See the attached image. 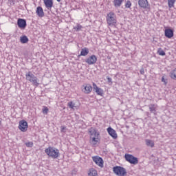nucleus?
<instances>
[{
	"instance_id": "obj_29",
	"label": "nucleus",
	"mask_w": 176,
	"mask_h": 176,
	"mask_svg": "<svg viewBox=\"0 0 176 176\" xmlns=\"http://www.w3.org/2000/svg\"><path fill=\"white\" fill-rule=\"evenodd\" d=\"M25 146L28 148H32V146H34V142H27V143H25Z\"/></svg>"
},
{
	"instance_id": "obj_33",
	"label": "nucleus",
	"mask_w": 176,
	"mask_h": 176,
	"mask_svg": "<svg viewBox=\"0 0 176 176\" xmlns=\"http://www.w3.org/2000/svg\"><path fill=\"white\" fill-rule=\"evenodd\" d=\"M74 28H75V30H76L77 31H79V30H82V25H77Z\"/></svg>"
},
{
	"instance_id": "obj_13",
	"label": "nucleus",
	"mask_w": 176,
	"mask_h": 176,
	"mask_svg": "<svg viewBox=\"0 0 176 176\" xmlns=\"http://www.w3.org/2000/svg\"><path fill=\"white\" fill-rule=\"evenodd\" d=\"M107 132L109 133V135H111V137H112V138L114 140L118 138V134H116V131L111 127H109L107 129Z\"/></svg>"
},
{
	"instance_id": "obj_30",
	"label": "nucleus",
	"mask_w": 176,
	"mask_h": 176,
	"mask_svg": "<svg viewBox=\"0 0 176 176\" xmlns=\"http://www.w3.org/2000/svg\"><path fill=\"white\" fill-rule=\"evenodd\" d=\"M96 93L98 94V96H102V90L101 88H98L96 91Z\"/></svg>"
},
{
	"instance_id": "obj_11",
	"label": "nucleus",
	"mask_w": 176,
	"mask_h": 176,
	"mask_svg": "<svg viewBox=\"0 0 176 176\" xmlns=\"http://www.w3.org/2000/svg\"><path fill=\"white\" fill-rule=\"evenodd\" d=\"M88 133L90 135L89 138L98 137L100 135V133L97 132V129L94 127H91L90 129H89Z\"/></svg>"
},
{
	"instance_id": "obj_1",
	"label": "nucleus",
	"mask_w": 176,
	"mask_h": 176,
	"mask_svg": "<svg viewBox=\"0 0 176 176\" xmlns=\"http://www.w3.org/2000/svg\"><path fill=\"white\" fill-rule=\"evenodd\" d=\"M45 153L47 155V156H50V157H52V159H57L58 156H60V151L58 149H56L53 147H49L45 150Z\"/></svg>"
},
{
	"instance_id": "obj_21",
	"label": "nucleus",
	"mask_w": 176,
	"mask_h": 176,
	"mask_svg": "<svg viewBox=\"0 0 176 176\" xmlns=\"http://www.w3.org/2000/svg\"><path fill=\"white\" fill-rule=\"evenodd\" d=\"M124 0H114L113 4L116 8H120L122 6V3H123V1Z\"/></svg>"
},
{
	"instance_id": "obj_35",
	"label": "nucleus",
	"mask_w": 176,
	"mask_h": 176,
	"mask_svg": "<svg viewBox=\"0 0 176 176\" xmlns=\"http://www.w3.org/2000/svg\"><path fill=\"white\" fill-rule=\"evenodd\" d=\"M162 82H164V83H165V85H167V80H166V79H164V77L162 78Z\"/></svg>"
},
{
	"instance_id": "obj_19",
	"label": "nucleus",
	"mask_w": 176,
	"mask_h": 176,
	"mask_svg": "<svg viewBox=\"0 0 176 176\" xmlns=\"http://www.w3.org/2000/svg\"><path fill=\"white\" fill-rule=\"evenodd\" d=\"M146 145L147 146H150V148H153L155 146V142L153 140H151L149 139L145 140Z\"/></svg>"
},
{
	"instance_id": "obj_38",
	"label": "nucleus",
	"mask_w": 176,
	"mask_h": 176,
	"mask_svg": "<svg viewBox=\"0 0 176 176\" xmlns=\"http://www.w3.org/2000/svg\"><path fill=\"white\" fill-rule=\"evenodd\" d=\"M2 124V119L0 118V126Z\"/></svg>"
},
{
	"instance_id": "obj_2",
	"label": "nucleus",
	"mask_w": 176,
	"mask_h": 176,
	"mask_svg": "<svg viewBox=\"0 0 176 176\" xmlns=\"http://www.w3.org/2000/svg\"><path fill=\"white\" fill-rule=\"evenodd\" d=\"M26 80H28L32 83L34 86H39V80H38V78L35 76V75H34V74H32L31 72H28L26 74Z\"/></svg>"
},
{
	"instance_id": "obj_12",
	"label": "nucleus",
	"mask_w": 176,
	"mask_h": 176,
	"mask_svg": "<svg viewBox=\"0 0 176 176\" xmlns=\"http://www.w3.org/2000/svg\"><path fill=\"white\" fill-rule=\"evenodd\" d=\"M164 34L166 38H168V39H171V38L174 36V30L170 28L166 29Z\"/></svg>"
},
{
	"instance_id": "obj_14",
	"label": "nucleus",
	"mask_w": 176,
	"mask_h": 176,
	"mask_svg": "<svg viewBox=\"0 0 176 176\" xmlns=\"http://www.w3.org/2000/svg\"><path fill=\"white\" fill-rule=\"evenodd\" d=\"M91 90H93V87H91V85H90L89 84H87L84 87V89H82V91L85 94H90V93H91Z\"/></svg>"
},
{
	"instance_id": "obj_31",
	"label": "nucleus",
	"mask_w": 176,
	"mask_h": 176,
	"mask_svg": "<svg viewBox=\"0 0 176 176\" xmlns=\"http://www.w3.org/2000/svg\"><path fill=\"white\" fill-rule=\"evenodd\" d=\"M60 131L61 133H67V126H60Z\"/></svg>"
},
{
	"instance_id": "obj_16",
	"label": "nucleus",
	"mask_w": 176,
	"mask_h": 176,
	"mask_svg": "<svg viewBox=\"0 0 176 176\" xmlns=\"http://www.w3.org/2000/svg\"><path fill=\"white\" fill-rule=\"evenodd\" d=\"M149 111L151 113H154L156 115V111L157 109V104H148Z\"/></svg>"
},
{
	"instance_id": "obj_4",
	"label": "nucleus",
	"mask_w": 176,
	"mask_h": 176,
	"mask_svg": "<svg viewBox=\"0 0 176 176\" xmlns=\"http://www.w3.org/2000/svg\"><path fill=\"white\" fill-rule=\"evenodd\" d=\"M107 20L109 25H115L116 24V15L113 12H110L107 14Z\"/></svg>"
},
{
	"instance_id": "obj_20",
	"label": "nucleus",
	"mask_w": 176,
	"mask_h": 176,
	"mask_svg": "<svg viewBox=\"0 0 176 176\" xmlns=\"http://www.w3.org/2000/svg\"><path fill=\"white\" fill-rule=\"evenodd\" d=\"M89 50L87 47H84L82 49H81V52H80V54L79 55V56H87V54H89Z\"/></svg>"
},
{
	"instance_id": "obj_32",
	"label": "nucleus",
	"mask_w": 176,
	"mask_h": 176,
	"mask_svg": "<svg viewBox=\"0 0 176 176\" xmlns=\"http://www.w3.org/2000/svg\"><path fill=\"white\" fill-rule=\"evenodd\" d=\"M125 7L128 8H131V1H127L126 4H125Z\"/></svg>"
},
{
	"instance_id": "obj_34",
	"label": "nucleus",
	"mask_w": 176,
	"mask_h": 176,
	"mask_svg": "<svg viewBox=\"0 0 176 176\" xmlns=\"http://www.w3.org/2000/svg\"><path fill=\"white\" fill-rule=\"evenodd\" d=\"M93 86H94V90H97L98 89V87H97V85H96V83L93 82Z\"/></svg>"
},
{
	"instance_id": "obj_9",
	"label": "nucleus",
	"mask_w": 176,
	"mask_h": 176,
	"mask_svg": "<svg viewBox=\"0 0 176 176\" xmlns=\"http://www.w3.org/2000/svg\"><path fill=\"white\" fill-rule=\"evenodd\" d=\"M19 130H21L22 131H27L28 129V123L25 120H21L19 122Z\"/></svg>"
},
{
	"instance_id": "obj_28",
	"label": "nucleus",
	"mask_w": 176,
	"mask_h": 176,
	"mask_svg": "<svg viewBox=\"0 0 176 176\" xmlns=\"http://www.w3.org/2000/svg\"><path fill=\"white\" fill-rule=\"evenodd\" d=\"M48 113H49V108H47V107H43V113H44L45 115H47Z\"/></svg>"
},
{
	"instance_id": "obj_27",
	"label": "nucleus",
	"mask_w": 176,
	"mask_h": 176,
	"mask_svg": "<svg viewBox=\"0 0 176 176\" xmlns=\"http://www.w3.org/2000/svg\"><path fill=\"white\" fill-rule=\"evenodd\" d=\"M67 105H68V107L72 108V109H74V108H75V103H74L73 102H68Z\"/></svg>"
},
{
	"instance_id": "obj_24",
	"label": "nucleus",
	"mask_w": 176,
	"mask_h": 176,
	"mask_svg": "<svg viewBox=\"0 0 176 176\" xmlns=\"http://www.w3.org/2000/svg\"><path fill=\"white\" fill-rule=\"evenodd\" d=\"M28 37H27V36H23L20 37V42L22 43H28Z\"/></svg>"
},
{
	"instance_id": "obj_7",
	"label": "nucleus",
	"mask_w": 176,
	"mask_h": 176,
	"mask_svg": "<svg viewBox=\"0 0 176 176\" xmlns=\"http://www.w3.org/2000/svg\"><path fill=\"white\" fill-rule=\"evenodd\" d=\"M138 5L140 8H142L143 9H150L151 8L148 0H138Z\"/></svg>"
},
{
	"instance_id": "obj_15",
	"label": "nucleus",
	"mask_w": 176,
	"mask_h": 176,
	"mask_svg": "<svg viewBox=\"0 0 176 176\" xmlns=\"http://www.w3.org/2000/svg\"><path fill=\"white\" fill-rule=\"evenodd\" d=\"M44 4L48 10H52L53 8V0H43Z\"/></svg>"
},
{
	"instance_id": "obj_37",
	"label": "nucleus",
	"mask_w": 176,
	"mask_h": 176,
	"mask_svg": "<svg viewBox=\"0 0 176 176\" xmlns=\"http://www.w3.org/2000/svg\"><path fill=\"white\" fill-rule=\"evenodd\" d=\"M108 82H112V78H107Z\"/></svg>"
},
{
	"instance_id": "obj_10",
	"label": "nucleus",
	"mask_w": 176,
	"mask_h": 176,
	"mask_svg": "<svg viewBox=\"0 0 176 176\" xmlns=\"http://www.w3.org/2000/svg\"><path fill=\"white\" fill-rule=\"evenodd\" d=\"M17 25L21 30H25V27H27V21L23 19H19L17 21Z\"/></svg>"
},
{
	"instance_id": "obj_36",
	"label": "nucleus",
	"mask_w": 176,
	"mask_h": 176,
	"mask_svg": "<svg viewBox=\"0 0 176 176\" xmlns=\"http://www.w3.org/2000/svg\"><path fill=\"white\" fill-rule=\"evenodd\" d=\"M140 74H141V75H144V74H145V71L144 70V69H142L140 70Z\"/></svg>"
},
{
	"instance_id": "obj_25",
	"label": "nucleus",
	"mask_w": 176,
	"mask_h": 176,
	"mask_svg": "<svg viewBox=\"0 0 176 176\" xmlns=\"http://www.w3.org/2000/svg\"><path fill=\"white\" fill-rule=\"evenodd\" d=\"M175 3V0H168V8H173Z\"/></svg>"
},
{
	"instance_id": "obj_6",
	"label": "nucleus",
	"mask_w": 176,
	"mask_h": 176,
	"mask_svg": "<svg viewBox=\"0 0 176 176\" xmlns=\"http://www.w3.org/2000/svg\"><path fill=\"white\" fill-rule=\"evenodd\" d=\"M92 160L97 164V166H99V167H104V160L102 158L98 156H95L92 157Z\"/></svg>"
},
{
	"instance_id": "obj_3",
	"label": "nucleus",
	"mask_w": 176,
	"mask_h": 176,
	"mask_svg": "<svg viewBox=\"0 0 176 176\" xmlns=\"http://www.w3.org/2000/svg\"><path fill=\"white\" fill-rule=\"evenodd\" d=\"M113 171L114 174H116L118 176H124L126 174H127V171L126 170V168L116 166L113 168Z\"/></svg>"
},
{
	"instance_id": "obj_39",
	"label": "nucleus",
	"mask_w": 176,
	"mask_h": 176,
	"mask_svg": "<svg viewBox=\"0 0 176 176\" xmlns=\"http://www.w3.org/2000/svg\"><path fill=\"white\" fill-rule=\"evenodd\" d=\"M58 2H61V0H56Z\"/></svg>"
},
{
	"instance_id": "obj_23",
	"label": "nucleus",
	"mask_w": 176,
	"mask_h": 176,
	"mask_svg": "<svg viewBox=\"0 0 176 176\" xmlns=\"http://www.w3.org/2000/svg\"><path fill=\"white\" fill-rule=\"evenodd\" d=\"M89 176H98V173H97V171L96 169L91 168L89 170V173H88Z\"/></svg>"
},
{
	"instance_id": "obj_17",
	"label": "nucleus",
	"mask_w": 176,
	"mask_h": 176,
	"mask_svg": "<svg viewBox=\"0 0 176 176\" xmlns=\"http://www.w3.org/2000/svg\"><path fill=\"white\" fill-rule=\"evenodd\" d=\"M36 13L38 17H43L45 16V12H43V8L42 7L38 6L36 8Z\"/></svg>"
},
{
	"instance_id": "obj_8",
	"label": "nucleus",
	"mask_w": 176,
	"mask_h": 176,
	"mask_svg": "<svg viewBox=\"0 0 176 176\" xmlns=\"http://www.w3.org/2000/svg\"><path fill=\"white\" fill-rule=\"evenodd\" d=\"M85 63L89 65H93V64H96L97 63V56L96 55H91L85 59Z\"/></svg>"
},
{
	"instance_id": "obj_5",
	"label": "nucleus",
	"mask_w": 176,
	"mask_h": 176,
	"mask_svg": "<svg viewBox=\"0 0 176 176\" xmlns=\"http://www.w3.org/2000/svg\"><path fill=\"white\" fill-rule=\"evenodd\" d=\"M125 160L131 164H138V158L130 154L125 155Z\"/></svg>"
},
{
	"instance_id": "obj_18",
	"label": "nucleus",
	"mask_w": 176,
	"mask_h": 176,
	"mask_svg": "<svg viewBox=\"0 0 176 176\" xmlns=\"http://www.w3.org/2000/svg\"><path fill=\"white\" fill-rule=\"evenodd\" d=\"M89 142L92 145H97V142H98V136L89 138Z\"/></svg>"
},
{
	"instance_id": "obj_22",
	"label": "nucleus",
	"mask_w": 176,
	"mask_h": 176,
	"mask_svg": "<svg viewBox=\"0 0 176 176\" xmlns=\"http://www.w3.org/2000/svg\"><path fill=\"white\" fill-rule=\"evenodd\" d=\"M169 76L173 80H176V68L170 72Z\"/></svg>"
},
{
	"instance_id": "obj_26",
	"label": "nucleus",
	"mask_w": 176,
	"mask_h": 176,
	"mask_svg": "<svg viewBox=\"0 0 176 176\" xmlns=\"http://www.w3.org/2000/svg\"><path fill=\"white\" fill-rule=\"evenodd\" d=\"M157 53L160 56H166V52H164V50H162V48H160L157 51Z\"/></svg>"
}]
</instances>
